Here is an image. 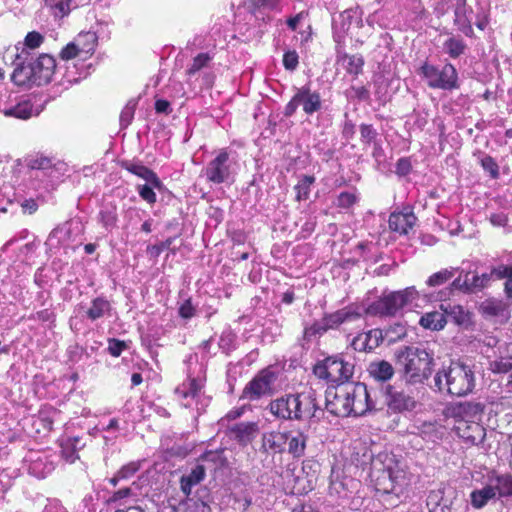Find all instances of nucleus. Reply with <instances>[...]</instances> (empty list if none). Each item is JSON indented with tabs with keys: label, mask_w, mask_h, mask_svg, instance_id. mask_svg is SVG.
<instances>
[{
	"label": "nucleus",
	"mask_w": 512,
	"mask_h": 512,
	"mask_svg": "<svg viewBox=\"0 0 512 512\" xmlns=\"http://www.w3.org/2000/svg\"><path fill=\"white\" fill-rule=\"evenodd\" d=\"M491 277L496 279H506L504 283V292L508 300L512 303V265L501 264L491 269L490 274H483L485 280H489Z\"/></svg>",
	"instance_id": "7c9ffc66"
},
{
	"label": "nucleus",
	"mask_w": 512,
	"mask_h": 512,
	"mask_svg": "<svg viewBox=\"0 0 512 512\" xmlns=\"http://www.w3.org/2000/svg\"><path fill=\"white\" fill-rule=\"evenodd\" d=\"M419 320H466L469 313L463 306L449 301L439 304V309H433L425 312H418Z\"/></svg>",
	"instance_id": "4468645a"
},
{
	"label": "nucleus",
	"mask_w": 512,
	"mask_h": 512,
	"mask_svg": "<svg viewBox=\"0 0 512 512\" xmlns=\"http://www.w3.org/2000/svg\"><path fill=\"white\" fill-rule=\"evenodd\" d=\"M294 394L289 393L272 400L268 405L269 412L279 420H294Z\"/></svg>",
	"instance_id": "aec40b11"
},
{
	"label": "nucleus",
	"mask_w": 512,
	"mask_h": 512,
	"mask_svg": "<svg viewBox=\"0 0 512 512\" xmlns=\"http://www.w3.org/2000/svg\"><path fill=\"white\" fill-rule=\"evenodd\" d=\"M361 142L365 145H370L376 140L378 133L372 124L362 123L359 127Z\"/></svg>",
	"instance_id": "864d4df0"
},
{
	"label": "nucleus",
	"mask_w": 512,
	"mask_h": 512,
	"mask_svg": "<svg viewBox=\"0 0 512 512\" xmlns=\"http://www.w3.org/2000/svg\"><path fill=\"white\" fill-rule=\"evenodd\" d=\"M3 113L7 117L28 120L33 113V104L30 100H24L14 106L6 108Z\"/></svg>",
	"instance_id": "c9c22d12"
},
{
	"label": "nucleus",
	"mask_w": 512,
	"mask_h": 512,
	"mask_svg": "<svg viewBox=\"0 0 512 512\" xmlns=\"http://www.w3.org/2000/svg\"><path fill=\"white\" fill-rule=\"evenodd\" d=\"M443 47L445 53L448 54L450 58L457 59L465 53L467 44L463 39L452 36L446 39Z\"/></svg>",
	"instance_id": "58836bf2"
},
{
	"label": "nucleus",
	"mask_w": 512,
	"mask_h": 512,
	"mask_svg": "<svg viewBox=\"0 0 512 512\" xmlns=\"http://www.w3.org/2000/svg\"><path fill=\"white\" fill-rule=\"evenodd\" d=\"M138 470V466L135 463H130L121 467L119 472V478L128 479L132 477Z\"/></svg>",
	"instance_id": "774afa93"
},
{
	"label": "nucleus",
	"mask_w": 512,
	"mask_h": 512,
	"mask_svg": "<svg viewBox=\"0 0 512 512\" xmlns=\"http://www.w3.org/2000/svg\"><path fill=\"white\" fill-rule=\"evenodd\" d=\"M200 391L201 385L198 379L189 377L186 382H183L175 389V394H177L182 399H187L189 397L196 398L198 397Z\"/></svg>",
	"instance_id": "4c0bfd02"
},
{
	"label": "nucleus",
	"mask_w": 512,
	"mask_h": 512,
	"mask_svg": "<svg viewBox=\"0 0 512 512\" xmlns=\"http://www.w3.org/2000/svg\"><path fill=\"white\" fill-rule=\"evenodd\" d=\"M281 0H250V4L255 10L269 9L274 10Z\"/></svg>",
	"instance_id": "680f3d73"
},
{
	"label": "nucleus",
	"mask_w": 512,
	"mask_h": 512,
	"mask_svg": "<svg viewBox=\"0 0 512 512\" xmlns=\"http://www.w3.org/2000/svg\"><path fill=\"white\" fill-rule=\"evenodd\" d=\"M25 162L28 168L30 169H38V170H45L48 168H51L53 166L52 164V158L40 156V157H32L28 156L25 158Z\"/></svg>",
	"instance_id": "09e8293b"
},
{
	"label": "nucleus",
	"mask_w": 512,
	"mask_h": 512,
	"mask_svg": "<svg viewBox=\"0 0 512 512\" xmlns=\"http://www.w3.org/2000/svg\"><path fill=\"white\" fill-rule=\"evenodd\" d=\"M369 375L379 382H386L394 376V368L386 360L373 361L367 369Z\"/></svg>",
	"instance_id": "2f4dec72"
},
{
	"label": "nucleus",
	"mask_w": 512,
	"mask_h": 512,
	"mask_svg": "<svg viewBox=\"0 0 512 512\" xmlns=\"http://www.w3.org/2000/svg\"><path fill=\"white\" fill-rule=\"evenodd\" d=\"M134 116V106L127 105L120 114V123L122 127H127Z\"/></svg>",
	"instance_id": "338daca9"
},
{
	"label": "nucleus",
	"mask_w": 512,
	"mask_h": 512,
	"mask_svg": "<svg viewBox=\"0 0 512 512\" xmlns=\"http://www.w3.org/2000/svg\"><path fill=\"white\" fill-rule=\"evenodd\" d=\"M480 164H481V167L484 169V171L489 173V175L492 179L499 178V176H500L499 166H498L496 160L492 156L485 155L480 160Z\"/></svg>",
	"instance_id": "8fccbe9b"
},
{
	"label": "nucleus",
	"mask_w": 512,
	"mask_h": 512,
	"mask_svg": "<svg viewBox=\"0 0 512 512\" xmlns=\"http://www.w3.org/2000/svg\"><path fill=\"white\" fill-rule=\"evenodd\" d=\"M485 406L479 402H463L453 407L452 414L456 419L481 421Z\"/></svg>",
	"instance_id": "a878e982"
},
{
	"label": "nucleus",
	"mask_w": 512,
	"mask_h": 512,
	"mask_svg": "<svg viewBox=\"0 0 512 512\" xmlns=\"http://www.w3.org/2000/svg\"><path fill=\"white\" fill-rule=\"evenodd\" d=\"M206 180L219 185L228 182L232 177L230 155L227 149H221L203 170Z\"/></svg>",
	"instance_id": "1a4fd4ad"
},
{
	"label": "nucleus",
	"mask_w": 512,
	"mask_h": 512,
	"mask_svg": "<svg viewBox=\"0 0 512 512\" xmlns=\"http://www.w3.org/2000/svg\"><path fill=\"white\" fill-rule=\"evenodd\" d=\"M496 497H498V493L494 484L491 482L490 485H487L480 490H475L471 493V503L475 508H482L488 503L489 500Z\"/></svg>",
	"instance_id": "f704fd0d"
},
{
	"label": "nucleus",
	"mask_w": 512,
	"mask_h": 512,
	"mask_svg": "<svg viewBox=\"0 0 512 512\" xmlns=\"http://www.w3.org/2000/svg\"><path fill=\"white\" fill-rule=\"evenodd\" d=\"M293 416L296 421L311 419L319 410L316 392L313 390L294 394Z\"/></svg>",
	"instance_id": "ddd939ff"
},
{
	"label": "nucleus",
	"mask_w": 512,
	"mask_h": 512,
	"mask_svg": "<svg viewBox=\"0 0 512 512\" xmlns=\"http://www.w3.org/2000/svg\"><path fill=\"white\" fill-rule=\"evenodd\" d=\"M385 330L386 342L388 344L395 343L406 336L407 330L404 322H393Z\"/></svg>",
	"instance_id": "c03bdc74"
},
{
	"label": "nucleus",
	"mask_w": 512,
	"mask_h": 512,
	"mask_svg": "<svg viewBox=\"0 0 512 512\" xmlns=\"http://www.w3.org/2000/svg\"><path fill=\"white\" fill-rule=\"evenodd\" d=\"M121 168L128 171L129 173L145 180L158 190H163L164 184L158 177V175L149 167L143 165L140 162H134L130 160H123L120 162Z\"/></svg>",
	"instance_id": "f3484780"
},
{
	"label": "nucleus",
	"mask_w": 512,
	"mask_h": 512,
	"mask_svg": "<svg viewBox=\"0 0 512 512\" xmlns=\"http://www.w3.org/2000/svg\"><path fill=\"white\" fill-rule=\"evenodd\" d=\"M297 99L305 114L312 115L322 108V100L319 92H312L309 86H302L297 90Z\"/></svg>",
	"instance_id": "393cba45"
},
{
	"label": "nucleus",
	"mask_w": 512,
	"mask_h": 512,
	"mask_svg": "<svg viewBox=\"0 0 512 512\" xmlns=\"http://www.w3.org/2000/svg\"><path fill=\"white\" fill-rule=\"evenodd\" d=\"M97 44V36L94 32H82L70 43L66 44V60L75 57L83 59L93 54Z\"/></svg>",
	"instance_id": "f8f14e48"
},
{
	"label": "nucleus",
	"mask_w": 512,
	"mask_h": 512,
	"mask_svg": "<svg viewBox=\"0 0 512 512\" xmlns=\"http://www.w3.org/2000/svg\"><path fill=\"white\" fill-rule=\"evenodd\" d=\"M299 64V56L295 50L286 51L283 55V66L288 71H294Z\"/></svg>",
	"instance_id": "6e6d98bb"
},
{
	"label": "nucleus",
	"mask_w": 512,
	"mask_h": 512,
	"mask_svg": "<svg viewBox=\"0 0 512 512\" xmlns=\"http://www.w3.org/2000/svg\"><path fill=\"white\" fill-rule=\"evenodd\" d=\"M386 341L385 330L371 329L354 338L352 345L355 350L372 351Z\"/></svg>",
	"instance_id": "4be33fe9"
},
{
	"label": "nucleus",
	"mask_w": 512,
	"mask_h": 512,
	"mask_svg": "<svg viewBox=\"0 0 512 512\" xmlns=\"http://www.w3.org/2000/svg\"><path fill=\"white\" fill-rule=\"evenodd\" d=\"M206 469L203 465L198 464L192 470L180 478V490L184 494L185 499H189L192 488L204 480Z\"/></svg>",
	"instance_id": "bb28decb"
},
{
	"label": "nucleus",
	"mask_w": 512,
	"mask_h": 512,
	"mask_svg": "<svg viewBox=\"0 0 512 512\" xmlns=\"http://www.w3.org/2000/svg\"><path fill=\"white\" fill-rule=\"evenodd\" d=\"M260 451L267 455H282L285 452V431L264 432L261 436Z\"/></svg>",
	"instance_id": "6ab92c4d"
},
{
	"label": "nucleus",
	"mask_w": 512,
	"mask_h": 512,
	"mask_svg": "<svg viewBox=\"0 0 512 512\" xmlns=\"http://www.w3.org/2000/svg\"><path fill=\"white\" fill-rule=\"evenodd\" d=\"M434 381L439 391L446 390L457 397L469 394L475 386L473 371L459 362H452L448 370L438 371Z\"/></svg>",
	"instance_id": "20e7f679"
},
{
	"label": "nucleus",
	"mask_w": 512,
	"mask_h": 512,
	"mask_svg": "<svg viewBox=\"0 0 512 512\" xmlns=\"http://www.w3.org/2000/svg\"><path fill=\"white\" fill-rule=\"evenodd\" d=\"M418 434L426 442L436 443L443 438L444 427L436 422H424L418 427Z\"/></svg>",
	"instance_id": "473e14b6"
},
{
	"label": "nucleus",
	"mask_w": 512,
	"mask_h": 512,
	"mask_svg": "<svg viewBox=\"0 0 512 512\" xmlns=\"http://www.w3.org/2000/svg\"><path fill=\"white\" fill-rule=\"evenodd\" d=\"M339 62H342L348 74L358 76L363 72L364 58L360 54H347L344 53L339 57Z\"/></svg>",
	"instance_id": "72a5a7b5"
},
{
	"label": "nucleus",
	"mask_w": 512,
	"mask_h": 512,
	"mask_svg": "<svg viewBox=\"0 0 512 512\" xmlns=\"http://www.w3.org/2000/svg\"><path fill=\"white\" fill-rule=\"evenodd\" d=\"M328 328H333V326H319L317 322H314L310 327H306L304 329V337L308 340H310L312 337L316 336L317 334H322L325 332Z\"/></svg>",
	"instance_id": "69168bd1"
},
{
	"label": "nucleus",
	"mask_w": 512,
	"mask_h": 512,
	"mask_svg": "<svg viewBox=\"0 0 512 512\" xmlns=\"http://www.w3.org/2000/svg\"><path fill=\"white\" fill-rule=\"evenodd\" d=\"M412 170L411 161L407 157H402L397 160L396 162V173L399 176H406L408 175Z\"/></svg>",
	"instance_id": "e2e57ef3"
},
{
	"label": "nucleus",
	"mask_w": 512,
	"mask_h": 512,
	"mask_svg": "<svg viewBox=\"0 0 512 512\" xmlns=\"http://www.w3.org/2000/svg\"><path fill=\"white\" fill-rule=\"evenodd\" d=\"M489 221L494 227H506L509 222V217L504 212L492 213L489 216Z\"/></svg>",
	"instance_id": "0e129e2a"
},
{
	"label": "nucleus",
	"mask_w": 512,
	"mask_h": 512,
	"mask_svg": "<svg viewBox=\"0 0 512 512\" xmlns=\"http://www.w3.org/2000/svg\"><path fill=\"white\" fill-rule=\"evenodd\" d=\"M179 315L184 319H190L195 316L196 308L192 304L191 298L185 299L179 306Z\"/></svg>",
	"instance_id": "bf43d9fd"
},
{
	"label": "nucleus",
	"mask_w": 512,
	"mask_h": 512,
	"mask_svg": "<svg viewBox=\"0 0 512 512\" xmlns=\"http://www.w3.org/2000/svg\"><path fill=\"white\" fill-rule=\"evenodd\" d=\"M350 415L362 416L367 411L374 408V403L370 398L367 386L364 383H351L350 392Z\"/></svg>",
	"instance_id": "dca6fc26"
},
{
	"label": "nucleus",
	"mask_w": 512,
	"mask_h": 512,
	"mask_svg": "<svg viewBox=\"0 0 512 512\" xmlns=\"http://www.w3.org/2000/svg\"><path fill=\"white\" fill-rule=\"evenodd\" d=\"M314 373L331 383L344 384L352 376V367L340 359L327 358L314 368Z\"/></svg>",
	"instance_id": "0eeeda50"
},
{
	"label": "nucleus",
	"mask_w": 512,
	"mask_h": 512,
	"mask_svg": "<svg viewBox=\"0 0 512 512\" xmlns=\"http://www.w3.org/2000/svg\"><path fill=\"white\" fill-rule=\"evenodd\" d=\"M308 439V434L300 429L285 431V447L287 446V452L294 459L302 458L306 452Z\"/></svg>",
	"instance_id": "a211bd4d"
},
{
	"label": "nucleus",
	"mask_w": 512,
	"mask_h": 512,
	"mask_svg": "<svg viewBox=\"0 0 512 512\" xmlns=\"http://www.w3.org/2000/svg\"><path fill=\"white\" fill-rule=\"evenodd\" d=\"M359 201V197L356 192L343 191L341 192L334 201V206L343 209L349 210Z\"/></svg>",
	"instance_id": "a18cd8bd"
},
{
	"label": "nucleus",
	"mask_w": 512,
	"mask_h": 512,
	"mask_svg": "<svg viewBox=\"0 0 512 512\" xmlns=\"http://www.w3.org/2000/svg\"><path fill=\"white\" fill-rule=\"evenodd\" d=\"M511 304L501 299L489 298L480 304L479 310L483 316L508 318Z\"/></svg>",
	"instance_id": "c85d7f7f"
},
{
	"label": "nucleus",
	"mask_w": 512,
	"mask_h": 512,
	"mask_svg": "<svg viewBox=\"0 0 512 512\" xmlns=\"http://www.w3.org/2000/svg\"><path fill=\"white\" fill-rule=\"evenodd\" d=\"M43 42L44 36L40 32L33 30L26 34L24 42L21 45L30 50H34L40 47Z\"/></svg>",
	"instance_id": "603ef678"
},
{
	"label": "nucleus",
	"mask_w": 512,
	"mask_h": 512,
	"mask_svg": "<svg viewBox=\"0 0 512 512\" xmlns=\"http://www.w3.org/2000/svg\"><path fill=\"white\" fill-rule=\"evenodd\" d=\"M498 493V498L512 496V475L509 473L496 475L490 480Z\"/></svg>",
	"instance_id": "ea45409f"
},
{
	"label": "nucleus",
	"mask_w": 512,
	"mask_h": 512,
	"mask_svg": "<svg viewBox=\"0 0 512 512\" xmlns=\"http://www.w3.org/2000/svg\"><path fill=\"white\" fill-rule=\"evenodd\" d=\"M174 240H175V237H169L160 243L149 246L148 251L152 256L158 257L164 250L170 249Z\"/></svg>",
	"instance_id": "052dcab7"
},
{
	"label": "nucleus",
	"mask_w": 512,
	"mask_h": 512,
	"mask_svg": "<svg viewBox=\"0 0 512 512\" xmlns=\"http://www.w3.org/2000/svg\"><path fill=\"white\" fill-rule=\"evenodd\" d=\"M258 432L259 426L256 422H240L229 428L230 436L243 447L252 443Z\"/></svg>",
	"instance_id": "412c9836"
},
{
	"label": "nucleus",
	"mask_w": 512,
	"mask_h": 512,
	"mask_svg": "<svg viewBox=\"0 0 512 512\" xmlns=\"http://www.w3.org/2000/svg\"><path fill=\"white\" fill-rule=\"evenodd\" d=\"M385 394L388 408L395 413L412 412L420 405L411 389L388 385Z\"/></svg>",
	"instance_id": "6e6552de"
},
{
	"label": "nucleus",
	"mask_w": 512,
	"mask_h": 512,
	"mask_svg": "<svg viewBox=\"0 0 512 512\" xmlns=\"http://www.w3.org/2000/svg\"><path fill=\"white\" fill-rule=\"evenodd\" d=\"M45 5L52 10L56 19L64 18V0H44Z\"/></svg>",
	"instance_id": "13d9d810"
},
{
	"label": "nucleus",
	"mask_w": 512,
	"mask_h": 512,
	"mask_svg": "<svg viewBox=\"0 0 512 512\" xmlns=\"http://www.w3.org/2000/svg\"><path fill=\"white\" fill-rule=\"evenodd\" d=\"M397 364L409 384H421L430 378L434 368L433 354L424 348L405 346L396 353Z\"/></svg>",
	"instance_id": "f03ea898"
},
{
	"label": "nucleus",
	"mask_w": 512,
	"mask_h": 512,
	"mask_svg": "<svg viewBox=\"0 0 512 512\" xmlns=\"http://www.w3.org/2000/svg\"><path fill=\"white\" fill-rule=\"evenodd\" d=\"M63 240V229L58 225L50 232L45 242L47 253H49L50 256L61 255Z\"/></svg>",
	"instance_id": "e433bc0d"
},
{
	"label": "nucleus",
	"mask_w": 512,
	"mask_h": 512,
	"mask_svg": "<svg viewBox=\"0 0 512 512\" xmlns=\"http://www.w3.org/2000/svg\"><path fill=\"white\" fill-rule=\"evenodd\" d=\"M454 431L469 446L480 445L486 437V429L476 420L456 419Z\"/></svg>",
	"instance_id": "9b49d317"
},
{
	"label": "nucleus",
	"mask_w": 512,
	"mask_h": 512,
	"mask_svg": "<svg viewBox=\"0 0 512 512\" xmlns=\"http://www.w3.org/2000/svg\"><path fill=\"white\" fill-rule=\"evenodd\" d=\"M419 74L426 79L427 86L432 89L452 91L460 87L458 72L452 63H446L439 69L424 62L419 68Z\"/></svg>",
	"instance_id": "39448f33"
},
{
	"label": "nucleus",
	"mask_w": 512,
	"mask_h": 512,
	"mask_svg": "<svg viewBox=\"0 0 512 512\" xmlns=\"http://www.w3.org/2000/svg\"><path fill=\"white\" fill-rule=\"evenodd\" d=\"M453 24L457 30L466 37H474L473 29V8L468 4L467 0H454L453 2Z\"/></svg>",
	"instance_id": "2eb2a0df"
},
{
	"label": "nucleus",
	"mask_w": 512,
	"mask_h": 512,
	"mask_svg": "<svg viewBox=\"0 0 512 512\" xmlns=\"http://www.w3.org/2000/svg\"><path fill=\"white\" fill-rule=\"evenodd\" d=\"M108 352L113 357H119L127 349V344L115 338L108 339Z\"/></svg>",
	"instance_id": "4d7b16f0"
},
{
	"label": "nucleus",
	"mask_w": 512,
	"mask_h": 512,
	"mask_svg": "<svg viewBox=\"0 0 512 512\" xmlns=\"http://www.w3.org/2000/svg\"><path fill=\"white\" fill-rule=\"evenodd\" d=\"M20 45L21 43H18L15 46L17 52L12 62V65H14V70L10 77L11 80L17 79L25 67L33 66L36 59L34 57V53H32L30 49L24 46H21L20 48Z\"/></svg>",
	"instance_id": "cd10ccee"
},
{
	"label": "nucleus",
	"mask_w": 512,
	"mask_h": 512,
	"mask_svg": "<svg viewBox=\"0 0 512 512\" xmlns=\"http://www.w3.org/2000/svg\"><path fill=\"white\" fill-rule=\"evenodd\" d=\"M351 383L339 384L326 394V409L335 416H350Z\"/></svg>",
	"instance_id": "9d476101"
},
{
	"label": "nucleus",
	"mask_w": 512,
	"mask_h": 512,
	"mask_svg": "<svg viewBox=\"0 0 512 512\" xmlns=\"http://www.w3.org/2000/svg\"><path fill=\"white\" fill-rule=\"evenodd\" d=\"M211 60L212 56L209 53H199L193 58L192 64L186 71L187 75L192 76L196 74L201 69L207 67Z\"/></svg>",
	"instance_id": "de8ad7c7"
},
{
	"label": "nucleus",
	"mask_w": 512,
	"mask_h": 512,
	"mask_svg": "<svg viewBox=\"0 0 512 512\" xmlns=\"http://www.w3.org/2000/svg\"><path fill=\"white\" fill-rule=\"evenodd\" d=\"M369 477L376 491L399 498L409 491L413 474L393 453L379 452L371 458Z\"/></svg>",
	"instance_id": "f257e3e1"
},
{
	"label": "nucleus",
	"mask_w": 512,
	"mask_h": 512,
	"mask_svg": "<svg viewBox=\"0 0 512 512\" xmlns=\"http://www.w3.org/2000/svg\"><path fill=\"white\" fill-rule=\"evenodd\" d=\"M453 276L454 270L442 269L429 276L426 280V284L429 287H438L447 283Z\"/></svg>",
	"instance_id": "49530a36"
},
{
	"label": "nucleus",
	"mask_w": 512,
	"mask_h": 512,
	"mask_svg": "<svg viewBox=\"0 0 512 512\" xmlns=\"http://www.w3.org/2000/svg\"><path fill=\"white\" fill-rule=\"evenodd\" d=\"M417 217L413 212H393L389 216L388 224L391 231L399 235H407L415 226Z\"/></svg>",
	"instance_id": "b1692460"
},
{
	"label": "nucleus",
	"mask_w": 512,
	"mask_h": 512,
	"mask_svg": "<svg viewBox=\"0 0 512 512\" xmlns=\"http://www.w3.org/2000/svg\"><path fill=\"white\" fill-rule=\"evenodd\" d=\"M316 179L313 175H304L295 185L296 201L300 202L307 200L310 196L311 186L315 183Z\"/></svg>",
	"instance_id": "79ce46f5"
},
{
	"label": "nucleus",
	"mask_w": 512,
	"mask_h": 512,
	"mask_svg": "<svg viewBox=\"0 0 512 512\" xmlns=\"http://www.w3.org/2000/svg\"><path fill=\"white\" fill-rule=\"evenodd\" d=\"M427 296H421L415 287H407L403 290L392 291L383 294L377 300L364 308V314L369 317H395L412 302L419 306V302H427Z\"/></svg>",
	"instance_id": "7ed1b4c3"
},
{
	"label": "nucleus",
	"mask_w": 512,
	"mask_h": 512,
	"mask_svg": "<svg viewBox=\"0 0 512 512\" xmlns=\"http://www.w3.org/2000/svg\"><path fill=\"white\" fill-rule=\"evenodd\" d=\"M489 368L493 373H507L512 370V357H500L491 361Z\"/></svg>",
	"instance_id": "3c124183"
},
{
	"label": "nucleus",
	"mask_w": 512,
	"mask_h": 512,
	"mask_svg": "<svg viewBox=\"0 0 512 512\" xmlns=\"http://www.w3.org/2000/svg\"><path fill=\"white\" fill-rule=\"evenodd\" d=\"M192 502L190 512H212L211 504L213 503V496L205 486L198 488L195 495L189 499Z\"/></svg>",
	"instance_id": "c756f323"
},
{
	"label": "nucleus",
	"mask_w": 512,
	"mask_h": 512,
	"mask_svg": "<svg viewBox=\"0 0 512 512\" xmlns=\"http://www.w3.org/2000/svg\"><path fill=\"white\" fill-rule=\"evenodd\" d=\"M278 379V373L272 366L265 367L244 386L240 400L250 402L258 401L263 397L272 396L275 392L274 385Z\"/></svg>",
	"instance_id": "423d86ee"
},
{
	"label": "nucleus",
	"mask_w": 512,
	"mask_h": 512,
	"mask_svg": "<svg viewBox=\"0 0 512 512\" xmlns=\"http://www.w3.org/2000/svg\"><path fill=\"white\" fill-rule=\"evenodd\" d=\"M154 189L156 188L149 183L137 186V191L141 199L150 205H154L157 201V196L154 192Z\"/></svg>",
	"instance_id": "5fc2aeb1"
},
{
	"label": "nucleus",
	"mask_w": 512,
	"mask_h": 512,
	"mask_svg": "<svg viewBox=\"0 0 512 512\" xmlns=\"http://www.w3.org/2000/svg\"><path fill=\"white\" fill-rule=\"evenodd\" d=\"M87 313L92 319L111 317V305L104 298H96Z\"/></svg>",
	"instance_id": "a19ab883"
},
{
	"label": "nucleus",
	"mask_w": 512,
	"mask_h": 512,
	"mask_svg": "<svg viewBox=\"0 0 512 512\" xmlns=\"http://www.w3.org/2000/svg\"><path fill=\"white\" fill-rule=\"evenodd\" d=\"M34 70L39 86L48 84L56 68V60L53 56L43 53L40 54L34 62Z\"/></svg>",
	"instance_id": "5701e85b"
},
{
	"label": "nucleus",
	"mask_w": 512,
	"mask_h": 512,
	"mask_svg": "<svg viewBox=\"0 0 512 512\" xmlns=\"http://www.w3.org/2000/svg\"><path fill=\"white\" fill-rule=\"evenodd\" d=\"M11 81L14 85H16L18 87H25L28 89H30L34 86L39 87L37 77H36V72H35L33 66L25 67L23 69L22 73L20 74V76H18L17 79L11 80Z\"/></svg>",
	"instance_id": "37998d69"
}]
</instances>
